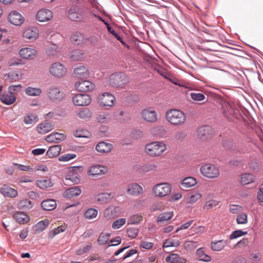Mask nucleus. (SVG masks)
Listing matches in <instances>:
<instances>
[{"mask_svg":"<svg viewBox=\"0 0 263 263\" xmlns=\"http://www.w3.org/2000/svg\"><path fill=\"white\" fill-rule=\"evenodd\" d=\"M165 117L166 120L174 126L183 124L186 119V115L182 111L176 109L167 111Z\"/></svg>","mask_w":263,"mask_h":263,"instance_id":"1","label":"nucleus"},{"mask_svg":"<svg viewBox=\"0 0 263 263\" xmlns=\"http://www.w3.org/2000/svg\"><path fill=\"white\" fill-rule=\"evenodd\" d=\"M166 149V145L162 142H153L146 145L145 151L149 156L158 157Z\"/></svg>","mask_w":263,"mask_h":263,"instance_id":"2","label":"nucleus"},{"mask_svg":"<svg viewBox=\"0 0 263 263\" xmlns=\"http://www.w3.org/2000/svg\"><path fill=\"white\" fill-rule=\"evenodd\" d=\"M109 82L112 86L124 88L128 83L129 79L125 73L118 72L113 73L110 76Z\"/></svg>","mask_w":263,"mask_h":263,"instance_id":"3","label":"nucleus"},{"mask_svg":"<svg viewBox=\"0 0 263 263\" xmlns=\"http://www.w3.org/2000/svg\"><path fill=\"white\" fill-rule=\"evenodd\" d=\"M201 174L204 177L213 179L217 178L220 174L219 168L212 164H205L200 168Z\"/></svg>","mask_w":263,"mask_h":263,"instance_id":"4","label":"nucleus"},{"mask_svg":"<svg viewBox=\"0 0 263 263\" xmlns=\"http://www.w3.org/2000/svg\"><path fill=\"white\" fill-rule=\"evenodd\" d=\"M67 17L72 21L81 22L85 18L84 11L78 6H70L67 12Z\"/></svg>","mask_w":263,"mask_h":263,"instance_id":"5","label":"nucleus"},{"mask_svg":"<svg viewBox=\"0 0 263 263\" xmlns=\"http://www.w3.org/2000/svg\"><path fill=\"white\" fill-rule=\"evenodd\" d=\"M172 191V185L168 183H160L155 185L153 192L156 196L163 197L168 195Z\"/></svg>","mask_w":263,"mask_h":263,"instance_id":"6","label":"nucleus"},{"mask_svg":"<svg viewBox=\"0 0 263 263\" xmlns=\"http://www.w3.org/2000/svg\"><path fill=\"white\" fill-rule=\"evenodd\" d=\"M98 103L102 106H112L115 102V97L109 92H103L97 97Z\"/></svg>","mask_w":263,"mask_h":263,"instance_id":"7","label":"nucleus"},{"mask_svg":"<svg viewBox=\"0 0 263 263\" xmlns=\"http://www.w3.org/2000/svg\"><path fill=\"white\" fill-rule=\"evenodd\" d=\"M49 72L52 76L60 78L66 74L67 69L63 64L60 62H55L50 66Z\"/></svg>","mask_w":263,"mask_h":263,"instance_id":"8","label":"nucleus"},{"mask_svg":"<svg viewBox=\"0 0 263 263\" xmlns=\"http://www.w3.org/2000/svg\"><path fill=\"white\" fill-rule=\"evenodd\" d=\"M143 120L146 122L154 123L158 120L157 113L152 107H147L143 109L140 113Z\"/></svg>","mask_w":263,"mask_h":263,"instance_id":"9","label":"nucleus"},{"mask_svg":"<svg viewBox=\"0 0 263 263\" xmlns=\"http://www.w3.org/2000/svg\"><path fill=\"white\" fill-rule=\"evenodd\" d=\"M72 101L76 106H87L91 102V98L88 94L78 93L72 97Z\"/></svg>","mask_w":263,"mask_h":263,"instance_id":"10","label":"nucleus"},{"mask_svg":"<svg viewBox=\"0 0 263 263\" xmlns=\"http://www.w3.org/2000/svg\"><path fill=\"white\" fill-rule=\"evenodd\" d=\"M75 87L80 92H88L94 89L95 85L88 80H80L75 83Z\"/></svg>","mask_w":263,"mask_h":263,"instance_id":"11","label":"nucleus"},{"mask_svg":"<svg viewBox=\"0 0 263 263\" xmlns=\"http://www.w3.org/2000/svg\"><path fill=\"white\" fill-rule=\"evenodd\" d=\"M47 96L52 101H61L65 97L63 91L56 86L50 87L47 90Z\"/></svg>","mask_w":263,"mask_h":263,"instance_id":"12","label":"nucleus"},{"mask_svg":"<svg viewBox=\"0 0 263 263\" xmlns=\"http://www.w3.org/2000/svg\"><path fill=\"white\" fill-rule=\"evenodd\" d=\"M8 21L13 25L21 26L24 22L25 18L20 12L14 10L8 14Z\"/></svg>","mask_w":263,"mask_h":263,"instance_id":"13","label":"nucleus"},{"mask_svg":"<svg viewBox=\"0 0 263 263\" xmlns=\"http://www.w3.org/2000/svg\"><path fill=\"white\" fill-rule=\"evenodd\" d=\"M108 171L107 167L101 165H93L90 166L87 175L92 177H98L106 174Z\"/></svg>","mask_w":263,"mask_h":263,"instance_id":"14","label":"nucleus"},{"mask_svg":"<svg viewBox=\"0 0 263 263\" xmlns=\"http://www.w3.org/2000/svg\"><path fill=\"white\" fill-rule=\"evenodd\" d=\"M19 55L24 59L32 60L36 58L37 51L31 47H24L20 50Z\"/></svg>","mask_w":263,"mask_h":263,"instance_id":"15","label":"nucleus"},{"mask_svg":"<svg viewBox=\"0 0 263 263\" xmlns=\"http://www.w3.org/2000/svg\"><path fill=\"white\" fill-rule=\"evenodd\" d=\"M53 17L52 12L47 9H41L36 14V19L40 22L45 23L50 21Z\"/></svg>","mask_w":263,"mask_h":263,"instance_id":"16","label":"nucleus"},{"mask_svg":"<svg viewBox=\"0 0 263 263\" xmlns=\"http://www.w3.org/2000/svg\"><path fill=\"white\" fill-rule=\"evenodd\" d=\"M213 129L209 126H203L197 130V137L201 140L204 141L211 137Z\"/></svg>","mask_w":263,"mask_h":263,"instance_id":"17","label":"nucleus"},{"mask_svg":"<svg viewBox=\"0 0 263 263\" xmlns=\"http://www.w3.org/2000/svg\"><path fill=\"white\" fill-rule=\"evenodd\" d=\"M126 192L130 195L138 196L143 193V189L137 183H133L127 185Z\"/></svg>","mask_w":263,"mask_h":263,"instance_id":"18","label":"nucleus"},{"mask_svg":"<svg viewBox=\"0 0 263 263\" xmlns=\"http://www.w3.org/2000/svg\"><path fill=\"white\" fill-rule=\"evenodd\" d=\"M54 127V124L53 123L44 122L37 125L36 130L40 134H45L52 130Z\"/></svg>","mask_w":263,"mask_h":263,"instance_id":"19","label":"nucleus"},{"mask_svg":"<svg viewBox=\"0 0 263 263\" xmlns=\"http://www.w3.org/2000/svg\"><path fill=\"white\" fill-rule=\"evenodd\" d=\"M223 114L224 116L229 119H232L233 117L236 118L238 110L230 103L224 104Z\"/></svg>","mask_w":263,"mask_h":263,"instance_id":"20","label":"nucleus"},{"mask_svg":"<svg viewBox=\"0 0 263 263\" xmlns=\"http://www.w3.org/2000/svg\"><path fill=\"white\" fill-rule=\"evenodd\" d=\"M0 192L5 197L14 198L17 196V191L7 185H4L0 189Z\"/></svg>","mask_w":263,"mask_h":263,"instance_id":"21","label":"nucleus"},{"mask_svg":"<svg viewBox=\"0 0 263 263\" xmlns=\"http://www.w3.org/2000/svg\"><path fill=\"white\" fill-rule=\"evenodd\" d=\"M38 35L39 31L35 28H26L23 33V37L29 40H35Z\"/></svg>","mask_w":263,"mask_h":263,"instance_id":"22","label":"nucleus"},{"mask_svg":"<svg viewBox=\"0 0 263 263\" xmlns=\"http://www.w3.org/2000/svg\"><path fill=\"white\" fill-rule=\"evenodd\" d=\"M82 193V190L78 186L70 187L66 190L63 193V196L67 198H72L80 195Z\"/></svg>","mask_w":263,"mask_h":263,"instance_id":"23","label":"nucleus"},{"mask_svg":"<svg viewBox=\"0 0 263 263\" xmlns=\"http://www.w3.org/2000/svg\"><path fill=\"white\" fill-rule=\"evenodd\" d=\"M39 121V117L36 113L29 112L23 117V122L26 125H32Z\"/></svg>","mask_w":263,"mask_h":263,"instance_id":"24","label":"nucleus"},{"mask_svg":"<svg viewBox=\"0 0 263 263\" xmlns=\"http://www.w3.org/2000/svg\"><path fill=\"white\" fill-rule=\"evenodd\" d=\"M255 176L251 173H244L240 177L239 182L242 185H248L254 182Z\"/></svg>","mask_w":263,"mask_h":263,"instance_id":"25","label":"nucleus"},{"mask_svg":"<svg viewBox=\"0 0 263 263\" xmlns=\"http://www.w3.org/2000/svg\"><path fill=\"white\" fill-rule=\"evenodd\" d=\"M112 147V145L111 143L100 142L96 145V149L99 153H108L111 151Z\"/></svg>","mask_w":263,"mask_h":263,"instance_id":"26","label":"nucleus"},{"mask_svg":"<svg viewBox=\"0 0 263 263\" xmlns=\"http://www.w3.org/2000/svg\"><path fill=\"white\" fill-rule=\"evenodd\" d=\"M65 139V136L64 134H60L58 133H54L47 136L46 138V140L48 142L58 143L64 140Z\"/></svg>","mask_w":263,"mask_h":263,"instance_id":"27","label":"nucleus"},{"mask_svg":"<svg viewBox=\"0 0 263 263\" xmlns=\"http://www.w3.org/2000/svg\"><path fill=\"white\" fill-rule=\"evenodd\" d=\"M119 210V208L118 206H110L105 210L104 217L107 219H111L117 215Z\"/></svg>","mask_w":263,"mask_h":263,"instance_id":"28","label":"nucleus"},{"mask_svg":"<svg viewBox=\"0 0 263 263\" xmlns=\"http://www.w3.org/2000/svg\"><path fill=\"white\" fill-rule=\"evenodd\" d=\"M167 263H186V260L177 254L172 253L165 258Z\"/></svg>","mask_w":263,"mask_h":263,"instance_id":"29","label":"nucleus"},{"mask_svg":"<svg viewBox=\"0 0 263 263\" xmlns=\"http://www.w3.org/2000/svg\"><path fill=\"white\" fill-rule=\"evenodd\" d=\"M41 206L45 211H52L57 207V202L52 199H46L42 201Z\"/></svg>","mask_w":263,"mask_h":263,"instance_id":"30","label":"nucleus"},{"mask_svg":"<svg viewBox=\"0 0 263 263\" xmlns=\"http://www.w3.org/2000/svg\"><path fill=\"white\" fill-rule=\"evenodd\" d=\"M76 115L79 118L89 120L92 117V114L89 108H83L78 110Z\"/></svg>","mask_w":263,"mask_h":263,"instance_id":"31","label":"nucleus"},{"mask_svg":"<svg viewBox=\"0 0 263 263\" xmlns=\"http://www.w3.org/2000/svg\"><path fill=\"white\" fill-rule=\"evenodd\" d=\"M75 76L79 78L87 77L89 75L88 70L84 66H79L74 70Z\"/></svg>","mask_w":263,"mask_h":263,"instance_id":"32","label":"nucleus"},{"mask_svg":"<svg viewBox=\"0 0 263 263\" xmlns=\"http://www.w3.org/2000/svg\"><path fill=\"white\" fill-rule=\"evenodd\" d=\"M1 101L6 105L13 104L16 100L14 94L11 92L4 93L0 98Z\"/></svg>","mask_w":263,"mask_h":263,"instance_id":"33","label":"nucleus"},{"mask_svg":"<svg viewBox=\"0 0 263 263\" xmlns=\"http://www.w3.org/2000/svg\"><path fill=\"white\" fill-rule=\"evenodd\" d=\"M61 151V147L59 145L50 146L46 153V155L49 158H54L59 156Z\"/></svg>","mask_w":263,"mask_h":263,"instance_id":"34","label":"nucleus"},{"mask_svg":"<svg viewBox=\"0 0 263 263\" xmlns=\"http://www.w3.org/2000/svg\"><path fill=\"white\" fill-rule=\"evenodd\" d=\"M49 221L45 219L37 222L33 227L35 234H38L43 231L49 225Z\"/></svg>","mask_w":263,"mask_h":263,"instance_id":"35","label":"nucleus"},{"mask_svg":"<svg viewBox=\"0 0 263 263\" xmlns=\"http://www.w3.org/2000/svg\"><path fill=\"white\" fill-rule=\"evenodd\" d=\"M15 221L21 224H25L29 221V217L24 213L18 212L14 214Z\"/></svg>","mask_w":263,"mask_h":263,"instance_id":"36","label":"nucleus"},{"mask_svg":"<svg viewBox=\"0 0 263 263\" xmlns=\"http://www.w3.org/2000/svg\"><path fill=\"white\" fill-rule=\"evenodd\" d=\"M114 195L112 193H102L97 194L95 199L96 201L104 203L107 202L110 199L111 197H113Z\"/></svg>","mask_w":263,"mask_h":263,"instance_id":"37","label":"nucleus"},{"mask_svg":"<svg viewBox=\"0 0 263 263\" xmlns=\"http://www.w3.org/2000/svg\"><path fill=\"white\" fill-rule=\"evenodd\" d=\"M197 184V180L192 177H188L184 178L181 181V184L184 188H189L194 186Z\"/></svg>","mask_w":263,"mask_h":263,"instance_id":"38","label":"nucleus"},{"mask_svg":"<svg viewBox=\"0 0 263 263\" xmlns=\"http://www.w3.org/2000/svg\"><path fill=\"white\" fill-rule=\"evenodd\" d=\"M228 244L227 241L224 239L215 242H212L211 248L213 251H220L222 250Z\"/></svg>","mask_w":263,"mask_h":263,"instance_id":"39","label":"nucleus"},{"mask_svg":"<svg viewBox=\"0 0 263 263\" xmlns=\"http://www.w3.org/2000/svg\"><path fill=\"white\" fill-rule=\"evenodd\" d=\"M174 216L173 212H164L160 213L158 216L157 219V222L158 223H160L165 221H167L171 219Z\"/></svg>","mask_w":263,"mask_h":263,"instance_id":"40","label":"nucleus"},{"mask_svg":"<svg viewBox=\"0 0 263 263\" xmlns=\"http://www.w3.org/2000/svg\"><path fill=\"white\" fill-rule=\"evenodd\" d=\"M196 254L198 259L200 260L205 262H209L211 260V257L204 253L202 248L198 249L196 250Z\"/></svg>","mask_w":263,"mask_h":263,"instance_id":"41","label":"nucleus"},{"mask_svg":"<svg viewBox=\"0 0 263 263\" xmlns=\"http://www.w3.org/2000/svg\"><path fill=\"white\" fill-rule=\"evenodd\" d=\"M36 184L37 186L42 189L50 187L53 185L52 182L49 179L37 180L36 181Z\"/></svg>","mask_w":263,"mask_h":263,"instance_id":"42","label":"nucleus"},{"mask_svg":"<svg viewBox=\"0 0 263 263\" xmlns=\"http://www.w3.org/2000/svg\"><path fill=\"white\" fill-rule=\"evenodd\" d=\"M110 234L106 232H102L99 235L97 241L100 245H104L108 241Z\"/></svg>","mask_w":263,"mask_h":263,"instance_id":"43","label":"nucleus"},{"mask_svg":"<svg viewBox=\"0 0 263 263\" xmlns=\"http://www.w3.org/2000/svg\"><path fill=\"white\" fill-rule=\"evenodd\" d=\"M25 93L30 96H39L42 93V89L40 88L28 87L25 89Z\"/></svg>","mask_w":263,"mask_h":263,"instance_id":"44","label":"nucleus"},{"mask_svg":"<svg viewBox=\"0 0 263 263\" xmlns=\"http://www.w3.org/2000/svg\"><path fill=\"white\" fill-rule=\"evenodd\" d=\"M71 42L77 45L81 44L84 41V37L79 32H74L71 37Z\"/></svg>","mask_w":263,"mask_h":263,"instance_id":"45","label":"nucleus"},{"mask_svg":"<svg viewBox=\"0 0 263 263\" xmlns=\"http://www.w3.org/2000/svg\"><path fill=\"white\" fill-rule=\"evenodd\" d=\"M61 49L56 45H52L47 50V53L49 56L57 57L60 53Z\"/></svg>","mask_w":263,"mask_h":263,"instance_id":"46","label":"nucleus"},{"mask_svg":"<svg viewBox=\"0 0 263 263\" xmlns=\"http://www.w3.org/2000/svg\"><path fill=\"white\" fill-rule=\"evenodd\" d=\"M201 197V194L199 192L189 194L187 197V202L193 204L197 201Z\"/></svg>","mask_w":263,"mask_h":263,"instance_id":"47","label":"nucleus"},{"mask_svg":"<svg viewBox=\"0 0 263 263\" xmlns=\"http://www.w3.org/2000/svg\"><path fill=\"white\" fill-rule=\"evenodd\" d=\"M17 205L20 209L24 210L29 209L33 206L32 202L27 199L21 200L18 202Z\"/></svg>","mask_w":263,"mask_h":263,"instance_id":"48","label":"nucleus"},{"mask_svg":"<svg viewBox=\"0 0 263 263\" xmlns=\"http://www.w3.org/2000/svg\"><path fill=\"white\" fill-rule=\"evenodd\" d=\"M66 229V227L65 226H61L58 227L57 228H54L49 232L48 237L50 238H52L55 235H58L61 232H64Z\"/></svg>","mask_w":263,"mask_h":263,"instance_id":"49","label":"nucleus"},{"mask_svg":"<svg viewBox=\"0 0 263 263\" xmlns=\"http://www.w3.org/2000/svg\"><path fill=\"white\" fill-rule=\"evenodd\" d=\"M98 211L93 208L87 209L84 214V217L87 219H92L97 217Z\"/></svg>","mask_w":263,"mask_h":263,"instance_id":"50","label":"nucleus"},{"mask_svg":"<svg viewBox=\"0 0 263 263\" xmlns=\"http://www.w3.org/2000/svg\"><path fill=\"white\" fill-rule=\"evenodd\" d=\"M74 135L78 138H89L90 134L85 129H78L74 133Z\"/></svg>","mask_w":263,"mask_h":263,"instance_id":"51","label":"nucleus"},{"mask_svg":"<svg viewBox=\"0 0 263 263\" xmlns=\"http://www.w3.org/2000/svg\"><path fill=\"white\" fill-rule=\"evenodd\" d=\"M83 52L79 50H75L71 53L70 58L73 61H80L83 57Z\"/></svg>","mask_w":263,"mask_h":263,"instance_id":"52","label":"nucleus"},{"mask_svg":"<svg viewBox=\"0 0 263 263\" xmlns=\"http://www.w3.org/2000/svg\"><path fill=\"white\" fill-rule=\"evenodd\" d=\"M126 221L125 218H119L112 223L111 227L113 229H118L125 224Z\"/></svg>","mask_w":263,"mask_h":263,"instance_id":"53","label":"nucleus"},{"mask_svg":"<svg viewBox=\"0 0 263 263\" xmlns=\"http://www.w3.org/2000/svg\"><path fill=\"white\" fill-rule=\"evenodd\" d=\"M108 31L112 34L118 41H119L123 45H125V42L122 40V38L109 25L106 23Z\"/></svg>","mask_w":263,"mask_h":263,"instance_id":"54","label":"nucleus"},{"mask_svg":"<svg viewBox=\"0 0 263 263\" xmlns=\"http://www.w3.org/2000/svg\"><path fill=\"white\" fill-rule=\"evenodd\" d=\"M142 220V216L141 215L135 214L132 216L128 221L129 223L132 224H138Z\"/></svg>","mask_w":263,"mask_h":263,"instance_id":"55","label":"nucleus"},{"mask_svg":"<svg viewBox=\"0 0 263 263\" xmlns=\"http://www.w3.org/2000/svg\"><path fill=\"white\" fill-rule=\"evenodd\" d=\"M236 221L238 224H243L248 222V216L246 213H240L238 215Z\"/></svg>","mask_w":263,"mask_h":263,"instance_id":"56","label":"nucleus"},{"mask_svg":"<svg viewBox=\"0 0 263 263\" xmlns=\"http://www.w3.org/2000/svg\"><path fill=\"white\" fill-rule=\"evenodd\" d=\"M92 248V244L90 243L89 245H87L84 247L80 248L76 251V254L78 255H81L85 253L89 252Z\"/></svg>","mask_w":263,"mask_h":263,"instance_id":"57","label":"nucleus"},{"mask_svg":"<svg viewBox=\"0 0 263 263\" xmlns=\"http://www.w3.org/2000/svg\"><path fill=\"white\" fill-rule=\"evenodd\" d=\"M191 98L195 101H201L205 99V96L200 92H192L191 93Z\"/></svg>","mask_w":263,"mask_h":263,"instance_id":"58","label":"nucleus"},{"mask_svg":"<svg viewBox=\"0 0 263 263\" xmlns=\"http://www.w3.org/2000/svg\"><path fill=\"white\" fill-rule=\"evenodd\" d=\"M219 203V201L215 200H210L207 201L203 206V209L205 210H210L217 206Z\"/></svg>","mask_w":263,"mask_h":263,"instance_id":"59","label":"nucleus"},{"mask_svg":"<svg viewBox=\"0 0 263 263\" xmlns=\"http://www.w3.org/2000/svg\"><path fill=\"white\" fill-rule=\"evenodd\" d=\"M76 156L75 154H66L60 156L59 158V160L66 162L75 158Z\"/></svg>","mask_w":263,"mask_h":263,"instance_id":"60","label":"nucleus"},{"mask_svg":"<svg viewBox=\"0 0 263 263\" xmlns=\"http://www.w3.org/2000/svg\"><path fill=\"white\" fill-rule=\"evenodd\" d=\"M248 167L251 171H258L259 170V164L257 160L254 159L250 160L248 163Z\"/></svg>","mask_w":263,"mask_h":263,"instance_id":"61","label":"nucleus"},{"mask_svg":"<svg viewBox=\"0 0 263 263\" xmlns=\"http://www.w3.org/2000/svg\"><path fill=\"white\" fill-rule=\"evenodd\" d=\"M247 233V232H244L240 230H236L232 232V233L230 235L229 238L230 239H235L236 238L243 236Z\"/></svg>","mask_w":263,"mask_h":263,"instance_id":"62","label":"nucleus"},{"mask_svg":"<svg viewBox=\"0 0 263 263\" xmlns=\"http://www.w3.org/2000/svg\"><path fill=\"white\" fill-rule=\"evenodd\" d=\"M13 164L16 166L17 169L21 171L31 172L33 171V169L29 165H24L15 163H14Z\"/></svg>","mask_w":263,"mask_h":263,"instance_id":"63","label":"nucleus"},{"mask_svg":"<svg viewBox=\"0 0 263 263\" xmlns=\"http://www.w3.org/2000/svg\"><path fill=\"white\" fill-rule=\"evenodd\" d=\"M261 259V255L259 253H252L250 256V259L252 263H258Z\"/></svg>","mask_w":263,"mask_h":263,"instance_id":"64","label":"nucleus"}]
</instances>
